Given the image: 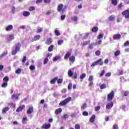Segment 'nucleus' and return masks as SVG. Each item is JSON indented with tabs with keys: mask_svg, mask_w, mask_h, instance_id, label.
<instances>
[{
	"mask_svg": "<svg viewBox=\"0 0 129 129\" xmlns=\"http://www.w3.org/2000/svg\"><path fill=\"white\" fill-rule=\"evenodd\" d=\"M20 49H21V43L20 42L16 43L15 45L13 47L12 55H16L20 51Z\"/></svg>",
	"mask_w": 129,
	"mask_h": 129,
	"instance_id": "nucleus-1",
	"label": "nucleus"
},
{
	"mask_svg": "<svg viewBox=\"0 0 129 129\" xmlns=\"http://www.w3.org/2000/svg\"><path fill=\"white\" fill-rule=\"evenodd\" d=\"M70 100H71V97H69L68 98L65 99L64 100H63V101H61L59 105L60 106H63L64 105H66V104H68L69 101H70Z\"/></svg>",
	"mask_w": 129,
	"mask_h": 129,
	"instance_id": "nucleus-2",
	"label": "nucleus"
},
{
	"mask_svg": "<svg viewBox=\"0 0 129 129\" xmlns=\"http://www.w3.org/2000/svg\"><path fill=\"white\" fill-rule=\"evenodd\" d=\"M63 5L62 4H59L57 7L58 13H60L61 15L64 14V9H63Z\"/></svg>",
	"mask_w": 129,
	"mask_h": 129,
	"instance_id": "nucleus-3",
	"label": "nucleus"
},
{
	"mask_svg": "<svg viewBox=\"0 0 129 129\" xmlns=\"http://www.w3.org/2000/svg\"><path fill=\"white\" fill-rule=\"evenodd\" d=\"M122 16H124L125 19H129V9L124 10L121 13Z\"/></svg>",
	"mask_w": 129,
	"mask_h": 129,
	"instance_id": "nucleus-4",
	"label": "nucleus"
},
{
	"mask_svg": "<svg viewBox=\"0 0 129 129\" xmlns=\"http://www.w3.org/2000/svg\"><path fill=\"white\" fill-rule=\"evenodd\" d=\"M114 97V92L112 91L108 95H107V101H110L112 100V99Z\"/></svg>",
	"mask_w": 129,
	"mask_h": 129,
	"instance_id": "nucleus-5",
	"label": "nucleus"
},
{
	"mask_svg": "<svg viewBox=\"0 0 129 129\" xmlns=\"http://www.w3.org/2000/svg\"><path fill=\"white\" fill-rule=\"evenodd\" d=\"M15 39V36H14V34H10L8 35L7 38L6 40L8 41V42H10V41H13Z\"/></svg>",
	"mask_w": 129,
	"mask_h": 129,
	"instance_id": "nucleus-6",
	"label": "nucleus"
},
{
	"mask_svg": "<svg viewBox=\"0 0 129 129\" xmlns=\"http://www.w3.org/2000/svg\"><path fill=\"white\" fill-rule=\"evenodd\" d=\"M25 107H26L25 105H20L16 109V112H20L21 111H23Z\"/></svg>",
	"mask_w": 129,
	"mask_h": 129,
	"instance_id": "nucleus-7",
	"label": "nucleus"
},
{
	"mask_svg": "<svg viewBox=\"0 0 129 129\" xmlns=\"http://www.w3.org/2000/svg\"><path fill=\"white\" fill-rule=\"evenodd\" d=\"M113 106V102L108 103L106 105V109H110V108H112Z\"/></svg>",
	"mask_w": 129,
	"mask_h": 129,
	"instance_id": "nucleus-8",
	"label": "nucleus"
},
{
	"mask_svg": "<svg viewBox=\"0 0 129 129\" xmlns=\"http://www.w3.org/2000/svg\"><path fill=\"white\" fill-rule=\"evenodd\" d=\"M121 38V35L119 34H114L113 36V40H119Z\"/></svg>",
	"mask_w": 129,
	"mask_h": 129,
	"instance_id": "nucleus-9",
	"label": "nucleus"
},
{
	"mask_svg": "<svg viewBox=\"0 0 129 129\" xmlns=\"http://www.w3.org/2000/svg\"><path fill=\"white\" fill-rule=\"evenodd\" d=\"M97 65H99L100 66H102L103 65V61H102V58H100L96 61Z\"/></svg>",
	"mask_w": 129,
	"mask_h": 129,
	"instance_id": "nucleus-10",
	"label": "nucleus"
},
{
	"mask_svg": "<svg viewBox=\"0 0 129 129\" xmlns=\"http://www.w3.org/2000/svg\"><path fill=\"white\" fill-rule=\"evenodd\" d=\"M13 29H14V26H13L12 25H10L8 26L6 28V31H7V32H10V31H12V30H13Z\"/></svg>",
	"mask_w": 129,
	"mask_h": 129,
	"instance_id": "nucleus-11",
	"label": "nucleus"
},
{
	"mask_svg": "<svg viewBox=\"0 0 129 129\" xmlns=\"http://www.w3.org/2000/svg\"><path fill=\"white\" fill-rule=\"evenodd\" d=\"M40 38H41V36L39 35H36L32 39V42L38 41V40H40Z\"/></svg>",
	"mask_w": 129,
	"mask_h": 129,
	"instance_id": "nucleus-12",
	"label": "nucleus"
},
{
	"mask_svg": "<svg viewBox=\"0 0 129 129\" xmlns=\"http://www.w3.org/2000/svg\"><path fill=\"white\" fill-rule=\"evenodd\" d=\"M42 128H44V129H48L50 128V127H51V124L48 123V124H44L42 126Z\"/></svg>",
	"mask_w": 129,
	"mask_h": 129,
	"instance_id": "nucleus-13",
	"label": "nucleus"
},
{
	"mask_svg": "<svg viewBox=\"0 0 129 129\" xmlns=\"http://www.w3.org/2000/svg\"><path fill=\"white\" fill-rule=\"evenodd\" d=\"M114 19H115V16L114 15H111L108 18V22H113L114 21Z\"/></svg>",
	"mask_w": 129,
	"mask_h": 129,
	"instance_id": "nucleus-14",
	"label": "nucleus"
},
{
	"mask_svg": "<svg viewBox=\"0 0 129 129\" xmlns=\"http://www.w3.org/2000/svg\"><path fill=\"white\" fill-rule=\"evenodd\" d=\"M71 56V52H68L64 55V59L65 60H67L69 58H70V56Z\"/></svg>",
	"mask_w": 129,
	"mask_h": 129,
	"instance_id": "nucleus-15",
	"label": "nucleus"
},
{
	"mask_svg": "<svg viewBox=\"0 0 129 129\" xmlns=\"http://www.w3.org/2000/svg\"><path fill=\"white\" fill-rule=\"evenodd\" d=\"M34 111V108L33 107H30L27 111V114H31Z\"/></svg>",
	"mask_w": 129,
	"mask_h": 129,
	"instance_id": "nucleus-16",
	"label": "nucleus"
},
{
	"mask_svg": "<svg viewBox=\"0 0 129 129\" xmlns=\"http://www.w3.org/2000/svg\"><path fill=\"white\" fill-rule=\"evenodd\" d=\"M30 12L29 11H24L23 12V17H29L30 16Z\"/></svg>",
	"mask_w": 129,
	"mask_h": 129,
	"instance_id": "nucleus-17",
	"label": "nucleus"
},
{
	"mask_svg": "<svg viewBox=\"0 0 129 129\" xmlns=\"http://www.w3.org/2000/svg\"><path fill=\"white\" fill-rule=\"evenodd\" d=\"M58 80V77H55L53 79L50 80V84H54L55 82Z\"/></svg>",
	"mask_w": 129,
	"mask_h": 129,
	"instance_id": "nucleus-18",
	"label": "nucleus"
},
{
	"mask_svg": "<svg viewBox=\"0 0 129 129\" xmlns=\"http://www.w3.org/2000/svg\"><path fill=\"white\" fill-rule=\"evenodd\" d=\"M94 120H95V115L93 114L91 116L90 119V122H94Z\"/></svg>",
	"mask_w": 129,
	"mask_h": 129,
	"instance_id": "nucleus-19",
	"label": "nucleus"
},
{
	"mask_svg": "<svg viewBox=\"0 0 129 129\" xmlns=\"http://www.w3.org/2000/svg\"><path fill=\"white\" fill-rule=\"evenodd\" d=\"M8 110H10V107H6L3 109L2 111L3 113H6Z\"/></svg>",
	"mask_w": 129,
	"mask_h": 129,
	"instance_id": "nucleus-20",
	"label": "nucleus"
},
{
	"mask_svg": "<svg viewBox=\"0 0 129 129\" xmlns=\"http://www.w3.org/2000/svg\"><path fill=\"white\" fill-rule=\"evenodd\" d=\"M61 112H62V108H59L55 110V113L57 115L59 114V113H61Z\"/></svg>",
	"mask_w": 129,
	"mask_h": 129,
	"instance_id": "nucleus-21",
	"label": "nucleus"
},
{
	"mask_svg": "<svg viewBox=\"0 0 129 129\" xmlns=\"http://www.w3.org/2000/svg\"><path fill=\"white\" fill-rule=\"evenodd\" d=\"M120 108L122 109L123 111H126V110H127V108H126V106L125 105H122L120 107Z\"/></svg>",
	"mask_w": 129,
	"mask_h": 129,
	"instance_id": "nucleus-22",
	"label": "nucleus"
},
{
	"mask_svg": "<svg viewBox=\"0 0 129 129\" xmlns=\"http://www.w3.org/2000/svg\"><path fill=\"white\" fill-rule=\"evenodd\" d=\"M120 55V51L119 50H117L114 52V56L115 57H117L118 56H119Z\"/></svg>",
	"mask_w": 129,
	"mask_h": 129,
	"instance_id": "nucleus-23",
	"label": "nucleus"
},
{
	"mask_svg": "<svg viewBox=\"0 0 129 129\" xmlns=\"http://www.w3.org/2000/svg\"><path fill=\"white\" fill-rule=\"evenodd\" d=\"M8 55V51H6L3 52L1 55H0V59L2 58H4V57H6Z\"/></svg>",
	"mask_w": 129,
	"mask_h": 129,
	"instance_id": "nucleus-24",
	"label": "nucleus"
},
{
	"mask_svg": "<svg viewBox=\"0 0 129 129\" xmlns=\"http://www.w3.org/2000/svg\"><path fill=\"white\" fill-rule=\"evenodd\" d=\"M19 96H20V94H19L18 96H17V95H13L12 96V99H14L15 100H18V99H19Z\"/></svg>",
	"mask_w": 129,
	"mask_h": 129,
	"instance_id": "nucleus-25",
	"label": "nucleus"
},
{
	"mask_svg": "<svg viewBox=\"0 0 129 129\" xmlns=\"http://www.w3.org/2000/svg\"><path fill=\"white\" fill-rule=\"evenodd\" d=\"M69 60L71 62H72V63H74V61H75V56H72L70 57Z\"/></svg>",
	"mask_w": 129,
	"mask_h": 129,
	"instance_id": "nucleus-26",
	"label": "nucleus"
},
{
	"mask_svg": "<svg viewBox=\"0 0 129 129\" xmlns=\"http://www.w3.org/2000/svg\"><path fill=\"white\" fill-rule=\"evenodd\" d=\"M46 44H47L48 45L52 44V39L48 38Z\"/></svg>",
	"mask_w": 129,
	"mask_h": 129,
	"instance_id": "nucleus-27",
	"label": "nucleus"
},
{
	"mask_svg": "<svg viewBox=\"0 0 129 129\" xmlns=\"http://www.w3.org/2000/svg\"><path fill=\"white\" fill-rule=\"evenodd\" d=\"M53 49H54V45H50L48 49V52H52V51H53Z\"/></svg>",
	"mask_w": 129,
	"mask_h": 129,
	"instance_id": "nucleus-28",
	"label": "nucleus"
},
{
	"mask_svg": "<svg viewBox=\"0 0 129 129\" xmlns=\"http://www.w3.org/2000/svg\"><path fill=\"white\" fill-rule=\"evenodd\" d=\"M1 86L3 88H6V87L8 86V83L4 82V83H3V84H2Z\"/></svg>",
	"mask_w": 129,
	"mask_h": 129,
	"instance_id": "nucleus-29",
	"label": "nucleus"
},
{
	"mask_svg": "<svg viewBox=\"0 0 129 129\" xmlns=\"http://www.w3.org/2000/svg\"><path fill=\"white\" fill-rule=\"evenodd\" d=\"M9 80H10V79L9 78V77L6 76L3 78V81L4 82H9Z\"/></svg>",
	"mask_w": 129,
	"mask_h": 129,
	"instance_id": "nucleus-30",
	"label": "nucleus"
},
{
	"mask_svg": "<svg viewBox=\"0 0 129 129\" xmlns=\"http://www.w3.org/2000/svg\"><path fill=\"white\" fill-rule=\"evenodd\" d=\"M97 31H98V27H93L92 29V32H93V33H96Z\"/></svg>",
	"mask_w": 129,
	"mask_h": 129,
	"instance_id": "nucleus-31",
	"label": "nucleus"
},
{
	"mask_svg": "<svg viewBox=\"0 0 129 129\" xmlns=\"http://www.w3.org/2000/svg\"><path fill=\"white\" fill-rule=\"evenodd\" d=\"M61 58V56H56L53 58V61H58Z\"/></svg>",
	"mask_w": 129,
	"mask_h": 129,
	"instance_id": "nucleus-32",
	"label": "nucleus"
},
{
	"mask_svg": "<svg viewBox=\"0 0 129 129\" xmlns=\"http://www.w3.org/2000/svg\"><path fill=\"white\" fill-rule=\"evenodd\" d=\"M111 3L113 6H116L117 5V0H112Z\"/></svg>",
	"mask_w": 129,
	"mask_h": 129,
	"instance_id": "nucleus-33",
	"label": "nucleus"
},
{
	"mask_svg": "<svg viewBox=\"0 0 129 129\" xmlns=\"http://www.w3.org/2000/svg\"><path fill=\"white\" fill-rule=\"evenodd\" d=\"M122 7H123L122 3H120L119 5L117 7V9H118V11H120V10H121V9L122 8Z\"/></svg>",
	"mask_w": 129,
	"mask_h": 129,
	"instance_id": "nucleus-34",
	"label": "nucleus"
},
{
	"mask_svg": "<svg viewBox=\"0 0 129 129\" xmlns=\"http://www.w3.org/2000/svg\"><path fill=\"white\" fill-rule=\"evenodd\" d=\"M68 74L70 77H72V76H73V72H72L71 70L68 71Z\"/></svg>",
	"mask_w": 129,
	"mask_h": 129,
	"instance_id": "nucleus-35",
	"label": "nucleus"
},
{
	"mask_svg": "<svg viewBox=\"0 0 129 129\" xmlns=\"http://www.w3.org/2000/svg\"><path fill=\"white\" fill-rule=\"evenodd\" d=\"M15 12H16V7H15V6H12L11 8V13H12V14H15Z\"/></svg>",
	"mask_w": 129,
	"mask_h": 129,
	"instance_id": "nucleus-36",
	"label": "nucleus"
},
{
	"mask_svg": "<svg viewBox=\"0 0 129 129\" xmlns=\"http://www.w3.org/2000/svg\"><path fill=\"white\" fill-rule=\"evenodd\" d=\"M53 13H54V10H49V11H48L47 12H46V15H47V16H48V15H50V14H53Z\"/></svg>",
	"mask_w": 129,
	"mask_h": 129,
	"instance_id": "nucleus-37",
	"label": "nucleus"
},
{
	"mask_svg": "<svg viewBox=\"0 0 129 129\" xmlns=\"http://www.w3.org/2000/svg\"><path fill=\"white\" fill-rule=\"evenodd\" d=\"M93 46H95L94 43H91L89 45V49H93Z\"/></svg>",
	"mask_w": 129,
	"mask_h": 129,
	"instance_id": "nucleus-38",
	"label": "nucleus"
},
{
	"mask_svg": "<svg viewBox=\"0 0 129 129\" xmlns=\"http://www.w3.org/2000/svg\"><path fill=\"white\" fill-rule=\"evenodd\" d=\"M101 43H102V40H100L94 43L95 46H97L98 45H100V44H101Z\"/></svg>",
	"mask_w": 129,
	"mask_h": 129,
	"instance_id": "nucleus-39",
	"label": "nucleus"
},
{
	"mask_svg": "<svg viewBox=\"0 0 129 129\" xmlns=\"http://www.w3.org/2000/svg\"><path fill=\"white\" fill-rule=\"evenodd\" d=\"M86 107H87V104H86V103H84V104L82 105V106H81V109H82V110H83V109H85V108H86Z\"/></svg>",
	"mask_w": 129,
	"mask_h": 129,
	"instance_id": "nucleus-40",
	"label": "nucleus"
},
{
	"mask_svg": "<svg viewBox=\"0 0 129 129\" xmlns=\"http://www.w3.org/2000/svg\"><path fill=\"white\" fill-rule=\"evenodd\" d=\"M21 72H22V70L19 68L16 71L15 73L16 74H21Z\"/></svg>",
	"mask_w": 129,
	"mask_h": 129,
	"instance_id": "nucleus-41",
	"label": "nucleus"
},
{
	"mask_svg": "<svg viewBox=\"0 0 129 129\" xmlns=\"http://www.w3.org/2000/svg\"><path fill=\"white\" fill-rule=\"evenodd\" d=\"M86 77V74H82L80 77V79H84V78H85Z\"/></svg>",
	"mask_w": 129,
	"mask_h": 129,
	"instance_id": "nucleus-42",
	"label": "nucleus"
},
{
	"mask_svg": "<svg viewBox=\"0 0 129 129\" xmlns=\"http://www.w3.org/2000/svg\"><path fill=\"white\" fill-rule=\"evenodd\" d=\"M54 97H58L59 96V92H54L53 94Z\"/></svg>",
	"mask_w": 129,
	"mask_h": 129,
	"instance_id": "nucleus-43",
	"label": "nucleus"
},
{
	"mask_svg": "<svg viewBox=\"0 0 129 129\" xmlns=\"http://www.w3.org/2000/svg\"><path fill=\"white\" fill-rule=\"evenodd\" d=\"M89 44H90V40H89L88 41H86L83 43V46H87V45H88Z\"/></svg>",
	"mask_w": 129,
	"mask_h": 129,
	"instance_id": "nucleus-44",
	"label": "nucleus"
},
{
	"mask_svg": "<svg viewBox=\"0 0 129 129\" xmlns=\"http://www.w3.org/2000/svg\"><path fill=\"white\" fill-rule=\"evenodd\" d=\"M100 88L101 89H104V88H106V85L103 84L100 86Z\"/></svg>",
	"mask_w": 129,
	"mask_h": 129,
	"instance_id": "nucleus-45",
	"label": "nucleus"
},
{
	"mask_svg": "<svg viewBox=\"0 0 129 129\" xmlns=\"http://www.w3.org/2000/svg\"><path fill=\"white\" fill-rule=\"evenodd\" d=\"M54 33H55L56 36H60V32L56 29L55 30Z\"/></svg>",
	"mask_w": 129,
	"mask_h": 129,
	"instance_id": "nucleus-46",
	"label": "nucleus"
},
{
	"mask_svg": "<svg viewBox=\"0 0 129 129\" xmlns=\"http://www.w3.org/2000/svg\"><path fill=\"white\" fill-rule=\"evenodd\" d=\"M104 73H105V70H102L100 74V77H102L103 75H104Z\"/></svg>",
	"mask_w": 129,
	"mask_h": 129,
	"instance_id": "nucleus-47",
	"label": "nucleus"
},
{
	"mask_svg": "<svg viewBox=\"0 0 129 129\" xmlns=\"http://www.w3.org/2000/svg\"><path fill=\"white\" fill-rule=\"evenodd\" d=\"M100 53H101V52L100 50H97L96 52H95V55L96 56H100Z\"/></svg>",
	"mask_w": 129,
	"mask_h": 129,
	"instance_id": "nucleus-48",
	"label": "nucleus"
},
{
	"mask_svg": "<svg viewBox=\"0 0 129 129\" xmlns=\"http://www.w3.org/2000/svg\"><path fill=\"white\" fill-rule=\"evenodd\" d=\"M48 62H49V59L48 58V57H46L44 60L43 63L47 64Z\"/></svg>",
	"mask_w": 129,
	"mask_h": 129,
	"instance_id": "nucleus-49",
	"label": "nucleus"
},
{
	"mask_svg": "<svg viewBox=\"0 0 129 129\" xmlns=\"http://www.w3.org/2000/svg\"><path fill=\"white\" fill-rule=\"evenodd\" d=\"M65 18H66V15H62L60 16V20H61V21H64V20H65Z\"/></svg>",
	"mask_w": 129,
	"mask_h": 129,
	"instance_id": "nucleus-50",
	"label": "nucleus"
},
{
	"mask_svg": "<svg viewBox=\"0 0 129 129\" xmlns=\"http://www.w3.org/2000/svg\"><path fill=\"white\" fill-rule=\"evenodd\" d=\"M57 82L58 84H61V83H62V82H63V79H59L57 80Z\"/></svg>",
	"mask_w": 129,
	"mask_h": 129,
	"instance_id": "nucleus-51",
	"label": "nucleus"
},
{
	"mask_svg": "<svg viewBox=\"0 0 129 129\" xmlns=\"http://www.w3.org/2000/svg\"><path fill=\"white\" fill-rule=\"evenodd\" d=\"M103 38V35L101 34H99V35L97 37L98 40H100V39Z\"/></svg>",
	"mask_w": 129,
	"mask_h": 129,
	"instance_id": "nucleus-52",
	"label": "nucleus"
},
{
	"mask_svg": "<svg viewBox=\"0 0 129 129\" xmlns=\"http://www.w3.org/2000/svg\"><path fill=\"white\" fill-rule=\"evenodd\" d=\"M72 20L74 21V22H77V17L74 16L72 18Z\"/></svg>",
	"mask_w": 129,
	"mask_h": 129,
	"instance_id": "nucleus-53",
	"label": "nucleus"
},
{
	"mask_svg": "<svg viewBox=\"0 0 129 129\" xmlns=\"http://www.w3.org/2000/svg\"><path fill=\"white\" fill-rule=\"evenodd\" d=\"M100 108H101L100 106H96L95 108V111H98V110H99V109H100Z\"/></svg>",
	"mask_w": 129,
	"mask_h": 129,
	"instance_id": "nucleus-54",
	"label": "nucleus"
},
{
	"mask_svg": "<svg viewBox=\"0 0 129 129\" xmlns=\"http://www.w3.org/2000/svg\"><path fill=\"white\" fill-rule=\"evenodd\" d=\"M83 115L84 116H87V115H88V112L86 111L83 112Z\"/></svg>",
	"mask_w": 129,
	"mask_h": 129,
	"instance_id": "nucleus-55",
	"label": "nucleus"
},
{
	"mask_svg": "<svg viewBox=\"0 0 129 129\" xmlns=\"http://www.w3.org/2000/svg\"><path fill=\"white\" fill-rule=\"evenodd\" d=\"M105 77H109L111 76V73H107L105 75Z\"/></svg>",
	"mask_w": 129,
	"mask_h": 129,
	"instance_id": "nucleus-56",
	"label": "nucleus"
},
{
	"mask_svg": "<svg viewBox=\"0 0 129 129\" xmlns=\"http://www.w3.org/2000/svg\"><path fill=\"white\" fill-rule=\"evenodd\" d=\"M29 69H30V70H35V66H33V65H31L29 67Z\"/></svg>",
	"mask_w": 129,
	"mask_h": 129,
	"instance_id": "nucleus-57",
	"label": "nucleus"
},
{
	"mask_svg": "<svg viewBox=\"0 0 129 129\" xmlns=\"http://www.w3.org/2000/svg\"><path fill=\"white\" fill-rule=\"evenodd\" d=\"M68 88L69 90H70V89H71V88H72V83H70L68 85Z\"/></svg>",
	"mask_w": 129,
	"mask_h": 129,
	"instance_id": "nucleus-58",
	"label": "nucleus"
},
{
	"mask_svg": "<svg viewBox=\"0 0 129 129\" xmlns=\"http://www.w3.org/2000/svg\"><path fill=\"white\" fill-rule=\"evenodd\" d=\"M75 129H80V125L78 124H76L75 126Z\"/></svg>",
	"mask_w": 129,
	"mask_h": 129,
	"instance_id": "nucleus-59",
	"label": "nucleus"
},
{
	"mask_svg": "<svg viewBox=\"0 0 129 129\" xmlns=\"http://www.w3.org/2000/svg\"><path fill=\"white\" fill-rule=\"evenodd\" d=\"M129 45V41H126L124 43V47H126L127 46H128Z\"/></svg>",
	"mask_w": 129,
	"mask_h": 129,
	"instance_id": "nucleus-60",
	"label": "nucleus"
},
{
	"mask_svg": "<svg viewBox=\"0 0 129 129\" xmlns=\"http://www.w3.org/2000/svg\"><path fill=\"white\" fill-rule=\"evenodd\" d=\"M62 44H63V40H60L58 41L57 44L58 45H62Z\"/></svg>",
	"mask_w": 129,
	"mask_h": 129,
	"instance_id": "nucleus-61",
	"label": "nucleus"
},
{
	"mask_svg": "<svg viewBox=\"0 0 129 129\" xmlns=\"http://www.w3.org/2000/svg\"><path fill=\"white\" fill-rule=\"evenodd\" d=\"M128 91H126L123 92V96H127L128 95Z\"/></svg>",
	"mask_w": 129,
	"mask_h": 129,
	"instance_id": "nucleus-62",
	"label": "nucleus"
},
{
	"mask_svg": "<svg viewBox=\"0 0 129 129\" xmlns=\"http://www.w3.org/2000/svg\"><path fill=\"white\" fill-rule=\"evenodd\" d=\"M88 80H89V81H90V82L92 81V80H93V76H90L89 77V79H88Z\"/></svg>",
	"mask_w": 129,
	"mask_h": 129,
	"instance_id": "nucleus-63",
	"label": "nucleus"
},
{
	"mask_svg": "<svg viewBox=\"0 0 129 129\" xmlns=\"http://www.w3.org/2000/svg\"><path fill=\"white\" fill-rule=\"evenodd\" d=\"M113 129H118V126L117 124H114L113 126Z\"/></svg>",
	"mask_w": 129,
	"mask_h": 129,
	"instance_id": "nucleus-64",
	"label": "nucleus"
}]
</instances>
